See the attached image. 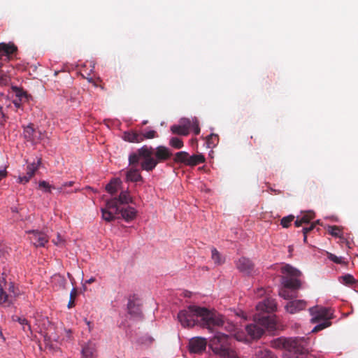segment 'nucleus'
<instances>
[{
    "instance_id": "nucleus-11",
    "label": "nucleus",
    "mask_w": 358,
    "mask_h": 358,
    "mask_svg": "<svg viewBox=\"0 0 358 358\" xmlns=\"http://www.w3.org/2000/svg\"><path fill=\"white\" fill-rule=\"evenodd\" d=\"M306 306L307 303L306 301L301 299H296L288 302L285 305V309L287 313L290 314H295L301 310H304L306 308Z\"/></svg>"
},
{
    "instance_id": "nucleus-26",
    "label": "nucleus",
    "mask_w": 358,
    "mask_h": 358,
    "mask_svg": "<svg viewBox=\"0 0 358 358\" xmlns=\"http://www.w3.org/2000/svg\"><path fill=\"white\" fill-rule=\"evenodd\" d=\"M327 231L329 234H331L332 236L339 238L341 239L345 240L343 237V232L341 227L338 226H329Z\"/></svg>"
},
{
    "instance_id": "nucleus-31",
    "label": "nucleus",
    "mask_w": 358,
    "mask_h": 358,
    "mask_svg": "<svg viewBox=\"0 0 358 358\" xmlns=\"http://www.w3.org/2000/svg\"><path fill=\"white\" fill-rule=\"evenodd\" d=\"M255 358H277L275 355L267 349H259L255 353Z\"/></svg>"
},
{
    "instance_id": "nucleus-44",
    "label": "nucleus",
    "mask_w": 358,
    "mask_h": 358,
    "mask_svg": "<svg viewBox=\"0 0 358 358\" xmlns=\"http://www.w3.org/2000/svg\"><path fill=\"white\" fill-rule=\"evenodd\" d=\"M169 144L174 148L180 149L183 146L182 141L178 137H173L170 139Z\"/></svg>"
},
{
    "instance_id": "nucleus-6",
    "label": "nucleus",
    "mask_w": 358,
    "mask_h": 358,
    "mask_svg": "<svg viewBox=\"0 0 358 358\" xmlns=\"http://www.w3.org/2000/svg\"><path fill=\"white\" fill-rule=\"evenodd\" d=\"M310 314L313 316L311 319L312 323H316L321 320H329L332 318L333 313L330 308L324 307H312L309 308Z\"/></svg>"
},
{
    "instance_id": "nucleus-55",
    "label": "nucleus",
    "mask_w": 358,
    "mask_h": 358,
    "mask_svg": "<svg viewBox=\"0 0 358 358\" xmlns=\"http://www.w3.org/2000/svg\"><path fill=\"white\" fill-rule=\"evenodd\" d=\"M303 223L302 222V220L300 218L299 216H297L296 217V221L294 222V224L296 227H301Z\"/></svg>"
},
{
    "instance_id": "nucleus-61",
    "label": "nucleus",
    "mask_w": 358,
    "mask_h": 358,
    "mask_svg": "<svg viewBox=\"0 0 358 358\" xmlns=\"http://www.w3.org/2000/svg\"><path fill=\"white\" fill-rule=\"evenodd\" d=\"M303 241L304 243L307 241V234H303Z\"/></svg>"
},
{
    "instance_id": "nucleus-14",
    "label": "nucleus",
    "mask_w": 358,
    "mask_h": 358,
    "mask_svg": "<svg viewBox=\"0 0 358 358\" xmlns=\"http://www.w3.org/2000/svg\"><path fill=\"white\" fill-rule=\"evenodd\" d=\"M17 51V47L13 43H0V58L6 56L8 58Z\"/></svg>"
},
{
    "instance_id": "nucleus-56",
    "label": "nucleus",
    "mask_w": 358,
    "mask_h": 358,
    "mask_svg": "<svg viewBox=\"0 0 358 358\" xmlns=\"http://www.w3.org/2000/svg\"><path fill=\"white\" fill-rule=\"evenodd\" d=\"M8 290L10 292H12L14 296H15V285H14V283L13 282H10L9 284V287H8Z\"/></svg>"
},
{
    "instance_id": "nucleus-27",
    "label": "nucleus",
    "mask_w": 358,
    "mask_h": 358,
    "mask_svg": "<svg viewBox=\"0 0 358 358\" xmlns=\"http://www.w3.org/2000/svg\"><path fill=\"white\" fill-rule=\"evenodd\" d=\"M279 296L285 300H289L297 297V294L295 291H289L288 288H285V287L280 289Z\"/></svg>"
},
{
    "instance_id": "nucleus-39",
    "label": "nucleus",
    "mask_w": 358,
    "mask_h": 358,
    "mask_svg": "<svg viewBox=\"0 0 358 358\" xmlns=\"http://www.w3.org/2000/svg\"><path fill=\"white\" fill-rule=\"evenodd\" d=\"M38 187L46 193H51L52 189H56V187L54 185H50L45 180L39 181Z\"/></svg>"
},
{
    "instance_id": "nucleus-48",
    "label": "nucleus",
    "mask_w": 358,
    "mask_h": 358,
    "mask_svg": "<svg viewBox=\"0 0 358 358\" xmlns=\"http://www.w3.org/2000/svg\"><path fill=\"white\" fill-rule=\"evenodd\" d=\"M76 296L77 290L76 288H73L70 293V299L67 306L68 308H72L75 306L74 301Z\"/></svg>"
},
{
    "instance_id": "nucleus-13",
    "label": "nucleus",
    "mask_w": 358,
    "mask_h": 358,
    "mask_svg": "<svg viewBox=\"0 0 358 358\" xmlns=\"http://www.w3.org/2000/svg\"><path fill=\"white\" fill-rule=\"evenodd\" d=\"M82 358H95L97 356L96 345L92 341L85 343L82 346Z\"/></svg>"
},
{
    "instance_id": "nucleus-52",
    "label": "nucleus",
    "mask_w": 358,
    "mask_h": 358,
    "mask_svg": "<svg viewBox=\"0 0 358 358\" xmlns=\"http://www.w3.org/2000/svg\"><path fill=\"white\" fill-rule=\"evenodd\" d=\"M45 339H48L49 341H57L59 339V337L56 334H53L50 333V331H48L45 334Z\"/></svg>"
},
{
    "instance_id": "nucleus-34",
    "label": "nucleus",
    "mask_w": 358,
    "mask_h": 358,
    "mask_svg": "<svg viewBox=\"0 0 358 358\" xmlns=\"http://www.w3.org/2000/svg\"><path fill=\"white\" fill-rule=\"evenodd\" d=\"M171 131L174 134L181 136H187L189 134L188 131L183 128L180 124L172 125L171 127Z\"/></svg>"
},
{
    "instance_id": "nucleus-4",
    "label": "nucleus",
    "mask_w": 358,
    "mask_h": 358,
    "mask_svg": "<svg viewBox=\"0 0 358 358\" xmlns=\"http://www.w3.org/2000/svg\"><path fill=\"white\" fill-rule=\"evenodd\" d=\"M231 338L225 334L217 332L211 341L213 350L222 358H240L229 348Z\"/></svg>"
},
{
    "instance_id": "nucleus-53",
    "label": "nucleus",
    "mask_w": 358,
    "mask_h": 358,
    "mask_svg": "<svg viewBox=\"0 0 358 358\" xmlns=\"http://www.w3.org/2000/svg\"><path fill=\"white\" fill-rule=\"evenodd\" d=\"M315 227V224H311V225L308 227H303L302 229L303 234H307L312 231Z\"/></svg>"
},
{
    "instance_id": "nucleus-8",
    "label": "nucleus",
    "mask_w": 358,
    "mask_h": 358,
    "mask_svg": "<svg viewBox=\"0 0 358 358\" xmlns=\"http://www.w3.org/2000/svg\"><path fill=\"white\" fill-rule=\"evenodd\" d=\"M27 233L31 234L29 236L30 241L36 248L45 247V244L48 242V237L43 232L29 231Z\"/></svg>"
},
{
    "instance_id": "nucleus-42",
    "label": "nucleus",
    "mask_w": 358,
    "mask_h": 358,
    "mask_svg": "<svg viewBox=\"0 0 358 358\" xmlns=\"http://www.w3.org/2000/svg\"><path fill=\"white\" fill-rule=\"evenodd\" d=\"M140 135L143 138V141L146 139H152L158 136L157 131L152 129L145 131L143 132H140Z\"/></svg>"
},
{
    "instance_id": "nucleus-10",
    "label": "nucleus",
    "mask_w": 358,
    "mask_h": 358,
    "mask_svg": "<svg viewBox=\"0 0 358 358\" xmlns=\"http://www.w3.org/2000/svg\"><path fill=\"white\" fill-rule=\"evenodd\" d=\"M207 342L203 338H192L189 343V350L192 353L199 354L204 351L206 348Z\"/></svg>"
},
{
    "instance_id": "nucleus-5",
    "label": "nucleus",
    "mask_w": 358,
    "mask_h": 358,
    "mask_svg": "<svg viewBox=\"0 0 358 358\" xmlns=\"http://www.w3.org/2000/svg\"><path fill=\"white\" fill-rule=\"evenodd\" d=\"M284 275L281 278V283L285 288L297 291L301 287V282L298 279L301 272L289 264L283 266L280 269Z\"/></svg>"
},
{
    "instance_id": "nucleus-2",
    "label": "nucleus",
    "mask_w": 358,
    "mask_h": 358,
    "mask_svg": "<svg viewBox=\"0 0 358 358\" xmlns=\"http://www.w3.org/2000/svg\"><path fill=\"white\" fill-rule=\"evenodd\" d=\"M199 318L201 319V325L208 329L222 326L224 323L220 315L206 308L194 305L189 306L178 314V319L184 327H194L199 322Z\"/></svg>"
},
{
    "instance_id": "nucleus-7",
    "label": "nucleus",
    "mask_w": 358,
    "mask_h": 358,
    "mask_svg": "<svg viewBox=\"0 0 358 358\" xmlns=\"http://www.w3.org/2000/svg\"><path fill=\"white\" fill-rule=\"evenodd\" d=\"M235 264L240 272L248 275H251L255 268V264L252 260L245 257L239 258L236 261Z\"/></svg>"
},
{
    "instance_id": "nucleus-40",
    "label": "nucleus",
    "mask_w": 358,
    "mask_h": 358,
    "mask_svg": "<svg viewBox=\"0 0 358 358\" xmlns=\"http://www.w3.org/2000/svg\"><path fill=\"white\" fill-rule=\"evenodd\" d=\"M41 164V159L38 158L37 162H33L27 166V172H28L31 176H34L36 171L38 169Z\"/></svg>"
},
{
    "instance_id": "nucleus-51",
    "label": "nucleus",
    "mask_w": 358,
    "mask_h": 358,
    "mask_svg": "<svg viewBox=\"0 0 358 358\" xmlns=\"http://www.w3.org/2000/svg\"><path fill=\"white\" fill-rule=\"evenodd\" d=\"M32 177V176H31L28 172H27L26 176H19L17 180L18 182L20 183L25 184L27 183Z\"/></svg>"
},
{
    "instance_id": "nucleus-36",
    "label": "nucleus",
    "mask_w": 358,
    "mask_h": 358,
    "mask_svg": "<svg viewBox=\"0 0 358 358\" xmlns=\"http://www.w3.org/2000/svg\"><path fill=\"white\" fill-rule=\"evenodd\" d=\"M206 142L208 148H214L219 142V137L217 134H211L206 137Z\"/></svg>"
},
{
    "instance_id": "nucleus-20",
    "label": "nucleus",
    "mask_w": 358,
    "mask_h": 358,
    "mask_svg": "<svg viewBox=\"0 0 358 358\" xmlns=\"http://www.w3.org/2000/svg\"><path fill=\"white\" fill-rule=\"evenodd\" d=\"M122 181L120 178H113L106 186V190L110 194H115L120 189Z\"/></svg>"
},
{
    "instance_id": "nucleus-21",
    "label": "nucleus",
    "mask_w": 358,
    "mask_h": 358,
    "mask_svg": "<svg viewBox=\"0 0 358 358\" xmlns=\"http://www.w3.org/2000/svg\"><path fill=\"white\" fill-rule=\"evenodd\" d=\"M128 313L135 317H142V312L138 305L132 300H129L127 304Z\"/></svg>"
},
{
    "instance_id": "nucleus-15",
    "label": "nucleus",
    "mask_w": 358,
    "mask_h": 358,
    "mask_svg": "<svg viewBox=\"0 0 358 358\" xmlns=\"http://www.w3.org/2000/svg\"><path fill=\"white\" fill-rule=\"evenodd\" d=\"M122 138L129 143H138L143 141L140 132L134 130L124 131L122 134Z\"/></svg>"
},
{
    "instance_id": "nucleus-35",
    "label": "nucleus",
    "mask_w": 358,
    "mask_h": 358,
    "mask_svg": "<svg viewBox=\"0 0 358 358\" xmlns=\"http://www.w3.org/2000/svg\"><path fill=\"white\" fill-rule=\"evenodd\" d=\"M327 255L328 259L335 264L341 265H347L348 264V262H346L345 259L343 257H338L331 252H327Z\"/></svg>"
},
{
    "instance_id": "nucleus-23",
    "label": "nucleus",
    "mask_w": 358,
    "mask_h": 358,
    "mask_svg": "<svg viewBox=\"0 0 358 358\" xmlns=\"http://www.w3.org/2000/svg\"><path fill=\"white\" fill-rule=\"evenodd\" d=\"M205 160V157L202 154L193 155L192 156L189 155L187 166H194L203 163Z\"/></svg>"
},
{
    "instance_id": "nucleus-49",
    "label": "nucleus",
    "mask_w": 358,
    "mask_h": 358,
    "mask_svg": "<svg viewBox=\"0 0 358 358\" xmlns=\"http://www.w3.org/2000/svg\"><path fill=\"white\" fill-rule=\"evenodd\" d=\"M195 135H198L200 133V127L198 120L194 117L193 118V122L191 125V129Z\"/></svg>"
},
{
    "instance_id": "nucleus-16",
    "label": "nucleus",
    "mask_w": 358,
    "mask_h": 358,
    "mask_svg": "<svg viewBox=\"0 0 358 358\" xmlns=\"http://www.w3.org/2000/svg\"><path fill=\"white\" fill-rule=\"evenodd\" d=\"M246 331L248 334L251 337V338H259L264 334V330L263 328L259 327L257 324H250L247 325L245 327Z\"/></svg>"
},
{
    "instance_id": "nucleus-60",
    "label": "nucleus",
    "mask_w": 358,
    "mask_h": 358,
    "mask_svg": "<svg viewBox=\"0 0 358 358\" xmlns=\"http://www.w3.org/2000/svg\"><path fill=\"white\" fill-rule=\"evenodd\" d=\"M271 191L273 192V193H275V194H280L282 193V192L279 189H273V188H270Z\"/></svg>"
},
{
    "instance_id": "nucleus-54",
    "label": "nucleus",
    "mask_w": 358,
    "mask_h": 358,
    "mask_svg": "<svg viewBox=\"0 0 358 358\" xmlns=\"http://www.w3.org/2000/svg\"><path fill=\"white\" fill-rule=\"evenodd\" d=\"M234 336L237 341L243 342L248 341V339L243 338V336L239 333L236 334Z\"/></svg>"
},
{
    "instance_id": "nucleus-28",
    "label": "nucleus",
    "mask_w": 358,
    "mask_h": 358,
    "mask_svg": "<svg viewBox=\"0 0 358 358\" xmlns=\"http://www.w3.org/2000/svg\"><path fill=\"white\" fill-rule=\"evenodd\" d=\"M101 213H102V218L107 222H110V221L114 220L115 218V215L117 214H118L117 213L113 212V210H111L106 208H101Z\"/></svg>"
},
{
    "instance_id": "nucleus-29",
    "label": "nucleus",
    "mask_w": 358,
    "mask_h": 358,
    "mask_svg": "<svg viewBox=\"0 0 358 358\" xmlns=\"http://www.w3.org/2000/svg\"><path fill=\"white\" fill-rule=\"evenodd\" d=\"M13 296L7 294L0 284V304L10 305Z\"/></svg>"
},
{
    "instance_id": "nucleus-62",
    "label": "nucleus",
    "mask_w": 358,
    "mask_h": 358,
    "mask_svg": "<svg viewBox=\"0 0 358 358\" xmlns=\"http://www.w3.org/2000/svg\"><path fill=\"white\" fill-rule=\"evenodd\" d=\"M0 113H1V114L2 115V116L3 117V116H4V114H3V108H2V107H1V106H0Z\"/></svg>"
},
{
    "instance_id": "nucleus-32",
    "label": "nucleus",
    "mask_w": 358,
    "mask_h": 358,
    "mask_svg": "<svg viewBox=\"0 0 358 358\" xmlns=\"http://www.w3.org/2000/svg\"><path fill=\"white\" fill-rule=\"evenodd\" d=\"M189 154L186 152L181 151L176 154L174 161L177 163H183L187 165Z\"/></svg>"
},
{
    "instance_id": "nucleus-24",
    "label": "nucleus",
    "mask_w": 358,
    "mask_h": 358,
    "mask_svg": "<svg viewBox=\"0 0 358 358\" xmlns=\"http://www.w3.org/2000/svg\"><path fill=\"white\" fill-rule=\"evenodd\" d=\"M255 320H258L259 323L266 329H273L275 327V324L274 320L269 316L263 315L259 318H255Z\"/></svg>"
},
{
    "instance_id": "nucleus-45",
    "label": "nucleus",
    "mask_w": 358,
    "mask_h": 358,
    "mask_svg": "<svg viewBox=\"0 0 358 358\" xmlns=\"http://www.w3.org/2000/svg\"><path fill=\"white\" fill-rule=\"evenodd\" d=\"M331 325V322L329 320H324L322 322L316 325L312 330V332H317Z\"/></svg>"
},
{
    "instance_id": "nucleus-57",
    "label": "nucleus",
    "mask_w": 358,
    "mask_h": 358,
    "mask_svg": "<svg viewBox=\"0 0 358 358\" xmlns=\"http://www.w3.org/2000/svg\"><path fill=\"white\" fill-rule=\"evenodd\" d=\"M22 99H15L13 101V104L16 108H20Z\"/></svg>"
},
{
    "instance_id": "nucleus-58",
    "label": "nucleus",
    "mask_w": 358,
    "mask_h": 358,
    "mask_svg": "<svg viewBox=\"0 0 358 358\" xmlns=\"http://www.w3.org/2000/svg\"><path fill=\"white\" fill-rule=\"evenodd\" d=\"M6 176H7V171L5 169L3 170H0V180L2 178H5Z\"/></svg>"
},
{
    "instance_id": "nucleus-64",
    "label": "nucleus",
    "mask_w": 358,
    "mask_h": 358,
    "mask_svg": "<svg viewBox=\"0 0 358 358\" xmlns=\"http://www.w3.org/2000/svg\"><path fill=\"white\" fill-rule=\"evenodd\" d=\"M87 325H88V327H89V329H90V328H91V327H90V322H87Z\"/></svg>"
},
{
    "instance_id": "nucleus-9",
    "label": "nucleus",
    "mask_w": 358,
    "mask_h": 358,
    "mask_svg": "<svg viewBox=\"0 0 358 358\" xmlns=\"http://www.w3.org/2000/svg\"><path fill=\"white\" fill-rule=\"evenodd\" d=\"M23 135L24 138L34 144L38 143L41 139L42 133L29 124L24 128Z\"/></svg>"
},
{
    "instance_id": "nucleus-30",
    "label": "nucleus",
    "mask_w": 358,
    "mask_h": 358,
    "mask_svg": "<svg viewBox=\"0 0 358 358\" xmlns=\"http://www.w3.org/2000/svg\"><path fill=\"white\" fill-rule=\"evenodd\" d=\"M118 204L120 203L117 201V197H115L106 201L105 208L113 210V212L119 213L120 208H119Z\"/></svg>"
},
{
    "instance_id": "nucleus-1",
    "label": "nucleus",
    "mask_w": 358,
    "mask_h": 358,
    "mask_svg": "<svg viewBox=\"0 0 358 358\" xmlns=\"http://www.w3.org/2000/svg\"><path fill=\"white\" fill-rule=\"evenodd\" d=\"M169 148L159 145L154 148L152 146L143 145L129 156V164H137L141 161L142 170L148 172L153 171L159 163H163L172 156Z\"/></svg>"
},
{
    "instance_id": "nucleus-38",
    "label": "nucleus",
    "mask_w": 358,
    "mask_h": 358,
    "mask_svg": "<svg viewBox=\"0 0 358 358\" xmlns=\"http://www.w3.org/2000/svg\"><path fill=\"white\" fill-rule=\"evenodd\" d=\"M13 320L14 321H17L22 325V329L25 332L31 331V325L27 319L15 316L13 317Z\"/></svg>"
},
{
    "instance_id": "nucleus-33",
    "label": "nucleus",
    "mask_w": 358,
    "mask_h": 358,
    "mask_svg": "<svg viewBox=\"0 0 358 358\" xmlns=\"http://www.w3.org/2000/svg\"><path fill=\"white\" fill-rule=\"evenodd\" d=\"M211 258L217 265H221L224 262V259L222 257L220 253L215 248L211 250Z\"/></svg>"
},
{
    "instance_id": "nucleus-17",
    "label": "nucleus",
    "mask_w": 358,
    "mask_h": 358,
    "mask_svg": "<svg viewBox=\"0 0 358 358\" xmlns=\"http://www.w3.org/2000/svg\"><path fill=\"white\" fill-rule=\"evenodd\" d=\"M119 213H120L122 218L127 222L134 220L137 214L136 210L131 206L121 208Z\"/></svg>"
},
{
    "instance_id": "nucleus-3",
    "label": "nucleus",
    "mask_w": 358,
    "mask_h": 358,
    "mask_svg": "<svg viewBox=\"0 0 358 358\" xmlns=\"http://www.w3.org/2000/svg\"><path fill=\"white\" fill-rule=\"evenodd\" d=\"M308 339L305 338L279 337L270 342V346L274 349L285 350L284 358H306L308 352Z\"/></svg>"
},
{
    "instance_id": "nucleus-19",
    "label": "nucleus",
    "mask_w": 358,
    "mask_h": 358,
    "mask_svg": "<svg viewBox=\"0 0 358 358\" xmlns=\"http://www.w3.org/2000/svg\"><path fill=\"white\" fill-rule=\"evenodd\" d=\"M339 281L342 284L351 287L355 289H356L358 286V281L351 274H345L341 276L339 278Z\"/></svg>"
},
{
    "instance_id": "nucleus-22",
    "label": "nucleus",
    "mask_w": 358,
    "mask_h": 358,
    "mask_svg": "<svg viewBox=\"0 0 358 358\" xmlns=\"http://www.w3.org/2000/svg\"><path fill=\"white\" fill-rule=\"evenodd\" d=\"M127 180L131 182H139L143 180V177L141 176L139 171L138 169H131L127 172L126 175Z\"/></svg>"
},
{
    "instance_id": "nucleus-37",
    "label": "nucleus",
    "mask_w": 358,
    "mask_h": 358,
    "mask_svg": "<svg viewBox=\"0 0 358 358\" xmlns=\"http://www.w3.org/2000/svg\"><path fill=\"white\" fill-rule=\"evenodd\" d=\"M11 80L10 75L8 71H0V85L3 86L8 85Z\"/></svg>"
},
{
    "instance_id": "nucleus-63",
    "label": "nucleus",
    "mask_w": 358,
    "mask_h": 358,
    "mask_svg": "<svg viewBox=\"0 0 358 358\" xmlns=\"http://www.w3.org/2000/svg\"><path fill=\"white\" fill-rule=\"evenodd\" d=\"M148 341H149V343H152V338H148Z\"/></svg>"
},
{
    "instance_id": "nucleus-25",
    "label": "nucleus",
    "mask_w": 358,
    "mask_h": 358,
    "mask_svg": "<svg viewBox=\"0 0 358 358\" xmlns=\"http://www.w3.org/2000/svg\"><path fill=\"white\" fill-rule=\"evenodd\" d=\"M117 199L120 204H129L130 203H133V199L127 189L122 190Z\"/></svg>"
},
{
    "instance_id": "nucleus-18",
    "label": "nucleus",
    "mask_w": 358,
    "mask_h": 358,
    "mask_svg": "<svg viewBox=\"0 0 358 358\" xmlns=\"http://www.w3.org/2000/svg\"><path fill=\"white\" fill-rule=\"evenodd\" d=\"M74 183L75 182L73 181L64 182L60 187H57L56 189L59 194H69L73 192H78L80 191L79 188H76L74 189H70V187H73Z\"/></svg>"
},
{
    "instance_id": "nucleus-50",
    "label": "nucleus",
    "mask_w": 358,
    "mask_h": 358,
    "mask_svg": "<svg viewBox=\"0 0 358 358\" xmlns=\"http://www.w3.org/2000/svg\"><path fill=\"white\" fill-rule=\"evenodd\" d=\"M87 80L94 87H100L101 89H103V87L100 84L102 81L99 78H97L96 79H93L92 78H87Z\"/></svg>"
},
{
    "instance_id": "nucleus-47",
    "label": "nucleus",
    "mask_w": 358,
    "mask_h": 358,
    "mask_svg": "<svg viewBox=\"0 0 358 358\" xmlns=\"http://www.w3.org/2000/svg\"><path fill=\"white\" fill-rule=\"evenodd\" d=\"M294 219V216L292 215H289L288 216L284 217L281 219L280 224L284 228H287L289 227L292 222H293Z\"/></svg>"
},
{
    "instance_id": "nucleus-41",
    "label": "nucleus",
    "mask_w": 358,
    "mask_h": 358,
    "mask_svg": "<svg viewBox=\"0 0 358 358\" xmlns=\"http://www.w3.org/2000/svg\"><path fill=\"white\" fill-rule=\"evenodd\" d=\"M11 90L13 92H15L16 97L18 99H22L23 98L27 97V94L25 91L23 90L22 88L19 87L17 86H11Z\"/></svg>"
},
{
    "instance_id": "nucleus-59",
    "label": "nucleus",
    "mask_w": 358,
    "mask_h": 358,
    "mask_svg": "<svg viewBox=\"0 0 358 358\" xmlns=\"http://www.w3.org/2000/svg\"><path fill=\"white\" fill-rule=\"evenodd\" d=\"M95 280H96L95 278L92 277V278H90L89 280H86V282H86V283H87V284H91V283H92V282H95Z\"/></svg>"
},
{
    "instance_id": "nucleus-46",
    "label": "nucleus",
    "mask_w": 358,
    "mask_h": 358,
    "mask_svg": "<svg viewBox=\"0 0 358 358\" xmlns=\"http://www.w3.org/2000/svg\"><path fill=\"white\" fill-rule=\"evenodd\" d=\"M193 119L190 120L189 118H181L179 121V124H181V126L185 128L186 130L188 131L189 133L191 125L192 124Z\"/></svg>"
},
{
    "instance_id": "nucleus-12",
    "label": "nucleus",
    "mask_w": 358,
    "mask_h": 358,
    "mask_svg": "<svg viewBox=\"0 0 358 358\" xmlns=\"http://www.w3.org/2000/svg\"><path fill=\"white\" fill-rule=\"evenodd\" d=\"M277 302L275 299L271 298H266L262 301H260L256 306L257 310L264 311L266 313H273L277 310Z\"/></svg>"
},
{
    "instance_id": "nucleus-43",
    "label": "nucleus",
    "mask_w": 358,
    "mask_h": 358,
    "mask_svg": "<svg viewBox=\"0 0 358 358\" xmlns=\"http://www.w3.org/2000/svg\"><path fill=\"white\" fill-rule=\"evenodd\" d=\"M299 217L303 224H308L315 218V213L312 211H308Z\"/></svg>"
}]
</instances>
